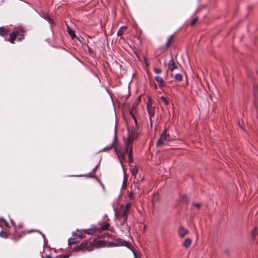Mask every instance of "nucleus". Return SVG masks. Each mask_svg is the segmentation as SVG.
Segmentation results:
<instances>
[{
	"label": "nucleus",
	"instance_id": "obj_6",
	"mask_svg": "<svg viewBox=\"0 0 258 258\" xmlns=\"http://www.w3.org/2000/svg\"><path fill=\"white\" fill-rule=\"evenodd\" d=\"M18 33L19 32L17 31H14L12 33H9V34H10V36L9 38V41L11 43H14Z\"/></svg>",
	"mask_w": 258,
	"mask_h": 258
},
{
	"label": "nucleus",
	"instance_id": "obj_14",
	"mask_svg": "<svg viewBox=\"0 0 258 258\" xmlns=\"http://www.w3.org/2000/svg\"><path fill=\"white\" fill-rule=\"evenodd\" d=\"M79 241V239H77V237L74 236L73 238H69L68 239V245L70 246L72 244L76 243Z\"/></svg>",
	"mask_w": 258,
	"mask_h": 258
},
{
	"label": "nucleus",
	"instance_id": "obj_12",
	"mask_svg": "<svg viewBox=\"0 0 258 258\" xmlns=\"http://www.w3.org/2000/svg\"><path fill=\"white\" fill-rule=\"evenodd\" d=\"M99 163L92 170V171L90 173V174H91L92 173H94L95 172L97 169L98 168V166H99ZM75 176H76V177H81V176H86L88 178H94V177L92 175H91V174L89 175H75Z\"/></svg>",
	"mask_w": 258,
	"mask_h": 258
},
{
	"label": "nucleus",
	"instance_id": "obj_54",
	"mask_svg": "<svg viewBox=\"0 0 258 258\" xmlns=\"http://www.w3.org/2000/svg\"><path fill=\"white\" fill-rule=\"evenodd\" d=\"M88 50L90 51V48L88 46Z\"/></svg>",
	"mask_w": 258,
	"mask_h": 258
},
{
	"label": "nucleus",
	"instance_id": "obj_4",
	"mask_svg": "<svg viewBox=\"0 0 258 258\" xmlns=\"http://www.w3.org/2000/svg\"><path fill=\"white\" fill-rule=\"evenodd\" d=\"M87 245H88V242L87 240H86L85 241L82 242L80 245H76L74 247L73 250L76 251H80V250L83 249V248L86 247Z\"/></svg>",
	"mask_w": 258,
	"mask_h": 258
},
{
	"label": "nucleus",
	"instance_id": "obj_53",
	"mask_svg": "<svg viewBox=\"0 0 258 258\" xmlns=\"http://www.w3.org/2000/svg\"><path fill=\"white\" fill-rule=\"evenodd\" d=\"M121 34H119V31L117 32V35H121Z\"/></svg>",
	"mask_w": 258,
	"mask_h": 258
},
{
	"label": "nucleus",
	"instance_id": "obj_61",
	"mask_svg": "<svg viewBox=\"0 0 258 258\" xmlns=\"http://www.w3.org/2000/svg\"><path fill=\"white\" fill-rule=\"evenodd\" d=\"M11 221L12 223L13 224V221L12 220Z\"/></svg>",
	"mask_w": 258,
	"mask_h": 258
},
{
	"label": "nucleus",
	"instance_id": "obj_59",
	"mask_svg": "<svg viewBox=\"0 0 258 258\" xmlns=\"http://www.w3.org/2000/svg\"><path fill=\"white\" fill-rule=\"evenodd\" d=\"M14 239L15 240L17 241H18V240H16V238H15V239Z\"/></svg>",
	"mask_w": 258,
	"mask_h": 258
},
{
	"label": "nucleus",
	"instance_id": "obj_47",
	"mask_svg": "<svg viewBox=\"0 0 258 258\" xmlns=\"http://www.w3.org/2000/svg\"><path fill=\"white\" fill-rule=\"evenodd\" d=\"M0 220L3 221V222H6V220L4 218H0Z\"/></svg>",
	"mask_w": 258,
	"mask_h": 258
},
{
	"label": "nucleus",
	"instance_id": "obj_19",
	"mask_svg": "<svg viewBox=\"0 0 258 258\" xmlns=\"http://www.w3.org/2000/svg\"><path fill=\"white\" fill-rule=\"evenodd\" d=\"M73 235L74 236L76 237H77V236H78V237H77V239H79V241L83 238V235H82V234L81 232H79L78 234V233H77L75 232H73Z\"/></svg>",
	"mask_w": 258,
	"mask_h": 258
},
{
	"label": "nucleus",
	"instance_id": "obj_24",
	"mask_svg": "<svg viewBox=\"0 0 258 258\" xmlns=\"http://www.w3.org/2000/svg\"><path fill=\"white\" fill-rule=\"evenodd\" d=\"M257 234V230H256V228H255L251 232V236L252 238L253 239H254V237Z\"/></svg>",
	"mask_w": 258,
	"mask_h": 258
},
{
	"label": "nucleus",
	"instance_id": "obj_23",
	"mask_svg": "<svg viewBox=\"0 0 258 258\" xmlns=\"http://www.w3.org/2000/svg\"><path fill=\"white\" fill-rule=\"evenodd\" d=\"M160 99L166 105H168L169 104L168 100L167 99V98L165 96H161L160 97Z\"/></svg>",
	"mask_w": 258,
	"mask_h": 258
},
{
	"label": "nucleus",
	"instance_id": "obj_36",
	"mask_svg": "<svg viewBox=\"0 0 258 258\" xmlns=\"http://www.w3.org/2000/svg\"><path fill=\"white\" fill-rule=\"evenodd\" d=\"M133 118L135 123V125H136V126L138 125L137 120L135 115H133Z\"/></svg>",
	"mask_w": 258,
	"mask_h": 258
},
{
	"label": "nucleus",
	"instance_id": "obj_11",
	"mask_svg": "<svg viewBox=\"0 0 258 258\" xmlns=\"http://www.w3.org/2000/svg\"><path fill=\"white\" fill-rule=\"evenodd\" d=\"M9 34V31L4 27H0V35L3 37L7 36Z\"/></svg>",
	"mask_w": 258,
	"mask_h": 258
},
{
	"label": "nucleus",
	"instance_id": "obj_25",
	"mask_svg": "<svg viewBox=\"0 0 258 258\" xmlns=\"http://www.w3.org/2000/svg\"><path fill=\"white\" fill-rule=\"evenodd\" d=\"M121 215L125 218V219L126 220L127 219V213L125 209H123L122 211L120 213Z\"/></svg>",
	"mask_w": 258,
	"mask_h": 258
},
{
	"label": "nucleus",
	"instance_id": "obj_7",
	"mask_svg": "<svg viewBox=\"0 0 258 258\" xmlns=\"http://www.w3.org/2000/svg\"><path fill=\"white\" fill-rule=\"evenodd\" d=\"M171 58L170 59V60H169V62L168 63V67H169V69L171 72H172L175 69H177V66L175 64V63L174 62L172 55H171Z\"/></svg>",
	"mask_w": 258,
	"mask_h": 258
},
{
	"label": "nucleus",
	"instance_id": "obj_37",
	"mask_svg": "<svg viewBox=\"0 0 258 258\" xmlns=\"http://www.w3.org/2000/svg\"><path fill=\"white\" fill-rule=\"evenodd\" d=\"M224 253L227 255H229V250L228 249H225L224 250Z\"/></svg>",
	"mask_w": 258,
	"mask_h": 258
},
{
	"label": "nucleus",
	"instance_id": "obj_58",
	"mask_svg": "<svg viewBox=\"0 0 258 258\" xmlns=\"http://www.w3.org/2000/svg\"><path fill=\"white\" fill-rule=\"evenodd\" d=\"M126 244H127L128 243L127 241H125Z\"/></svg>",
	"mask_w": 258,
	"mask_h": 258
},
{
	"label": "nucleus",
	"instance_id": "obj_16",
	"mask_svg": "<svg viewBox=\"0 0 258 258\" xmlns=\"http://www.w3.org/2000/svg\"><path fill=\"white\" fill-rule=\"evenodd\" d=\"M191 240L189 238H186L183 242L182 246L185 248H188L190 245Z\"/></svg>",
	"mask_w": 258,
	"mask_h": 258
},
{
	"label": "nucleus",
	"instance_id": "obj_49",
	"mask_svg": "<svg viewBox=\"0 0 258 258\" xmlns=\"http://www.w3.org/2000/svg\"><path fill=\"white\" fill-rule=\"evenodd\" d=\"M145 61L146 65L148 66L149 64H148V61H147V59H145Z\"/></svg>",
	"mask_w": 258,
	"mask_h": 258
},
{
	"label": "nucleus",
	"instance_id": "obj_41",
	"mask_svg": "<svg viewBox=\"0 0 258 258\" xmlns=\"http://www.w3.org/2000/svg\"><path fill=\"white\" fill-rule=\"evenodd\" d=\"M149 119H150V126L151 128H152V125H153L152 118L151 117H150Z\"/></svg>",
	"mask_w": 258,
	"mask_h": 258
},
{
	"label": "nucleus",
	"instance_id": "obj_52",
	"mask_svg": "<svg viewBox=\"0 0 258 258\" xmlns=\"http://www.w3.org/2000/svg\"><path fill=\"white\" fill-rule=\"evenodd\" d=\"M34 229H32V230H29L28 232L29 233L32 232H34Z\"/></svg>",
	"mask_w": 258,
	"mask_h": 258
},
{
	"label": "nucleus",
	"instance_id": "obj_30",
	"mask_svg": "<svg viewBox=\"0 0 258 258\" xmlns=\"http://www.w3.org/2000/svg\"><path fill=\"white\" fill-rule=\"evenodd\" d=\"M42 14L43 15V17L46 20V19H48V18H49V16L48 14L45 12H42Z\"/></svg>",
	"mask_w": 258,
	"mask_h": 258
},
{
	"label": "nucleus",
	"instance_id": "obj_28",
	"mask_svg": "<svg viewBox=\"0 0 258 258\" xmlns=\"http://www.w3.org/2000/svg\"><path fill=\"white\" fill-rule=\"evenodd\" d=\"M110 226L109 224L105 223L103 226H102L101 228L102 230H106L108 229L109 226Z\"/></svg>",
	"mask_w": 258,
	"mask_h": 258
},
{
	"label": "nucleus",
	"instance_id": "obj_2",
	"mask_svg": "<svg viewBox=\"0 0 258 258\" xmlns=\"http://www.w3.org/2000/svg\"><path fill=\"white\" fill-rule=\"evenodd\" d=\"M117 142V135H116V128L115 126V128H114L113 140V141H112L111 144L108 147H105L103 148L102 149L100 150L99 151V152H100L101 151L106 152L107 151L111 150V149L113 148V147H114V145L116 144Z\"/></svg>",
	"mask_w": 258,
	"mask_h": 258
},
{
	"label": "nucleus",
	"instance_id": "obj_3",
	"mask_svg": "<svg viewBox=\"0 0 258 258\" xmlns=\"http://www.w3.org/2000/svg\"><path fill=\"white\" fill-rule=\"evenodd\" d=\"M253 103L256 109H258V85L253 84Z\"/></svg>",
	"mask_w": 258,
	"mask_h": 258
},
{
	"label": "nucleus",
	"instance_id": "obj_13",
	"mask_svg": "<svg viewBox=\"0 0 258 258\" xmlns=\"http://www.w3.org/2000/svg\"><path fill=\"white\" fill-rule=\"evenodd\" d=\"M113 148L114 149V152L118 157V160L120 163L121 166H122V170H123V164L119 157V153L120 151L117 149V147L115 146V145H114V147H113Z\"/></svg>",
	"mask_w": 258,
	"mask_h": 258
},
{
	"label": "nucleus",
	"instance_id": "obj_10",
	"mask_svg": "<svg viewBox=\"0 0 258 258\" xmlns=\"http://www.w3.org/2000/svg\"><path fill=\"white\" fill-rule=\"evenodd\" d=\"M67 32L71 37L72 39H74L76 37L75 31L67 25Z\"/></svg>",
	"mask_w": 258,
	"mask_h": 258
},
{
	"label": "nucleus",
	"instance_id": "obj_46",
	"mask_svg": "<svg viewBox=\"0 0 258 258\" xmlns=\"http://www.w3.org/2000/svg\"><path fill=\"white\" fill-rule=\"evenodd\" d=\"M5 223V225L6 227H9V224L8 223V222L6 221V222H4Z\"/></svg>",
	"mask_w": 258,
	"mask_h": 258
},
{
	"label": "nucleus",
	"instance_id": "obj_17",
	"mask_svg": "<svg viewBox=\"0 0 258 258\" xmlns=\"http://www.w3.org/2000/svg\"><path fill=\"white\" fill-rule=\"evenodd\" d=\"M128 150V145L126 146L124 149V151L122 152H120L119 153V157L120 156L122 159H124L125 158V153L127 152Z\"/></svg>",
	"mask_w": 258,
	"mask_h": 258
},
{
	"label": "nucleus",
	"instance_id": "obj_56",
	"mask_svg": "<svg viewBox=\"0 0 258 258\" xmlns=\"http://www.w3.org/2000/svg\"><path fill=\"white\" fill-rule=\"evenodd\" d=\"M155 87L156 88H157V85H156V84H155Z\"/></svg>",
	"mask_w": 258,
	"mask_h": 258
},
{
	"label": "nucleus",
	"instance_id": "obj_45",
	"mask_svg": "<svg viewBox=\"0 0 258 258\" xmlns=\"http://www.w3.org/2000/svg\"><path fill=\"white\" fill-rule=\"evenodd\" d=\"M113 210H114V216H115V217H116L117 215V212H116V210L115 209H114Z\"/></svg>",
	"mask_w": 258,
	"mask_h": 258
},
{
	"label": "nucleus",
	"instance_id": "obj_55",
	"mask_svg": "<svg viewBox=\"0 0 258 258\" xmlns=\"http://www.w3.org/2000/svg\"><path fill=\"white\" fill-rule=\"evenodd\" d=\"M101 187H104V185H103V184L102 183H101Z\"/></svg>",
	"mask_w": 258,
	"mask_h": 258
},
{
	"label": "nucleus",
	"instance_id": "obj_39",
	"mask_svg": "<svg viewBox=\"0 0 258 258\" xmlns=\"http://www.w3.org/2000/svg\"><path fill=\"white\" fill-rule=\"evenodd\" d=\"M133 195V192L132 190H131L130 193L128 195V196L130 199H131L132 198Z\"/></svg>",
	"mask_w": 258,
	"mask_h": 258
},
{
	"label": "nucleus",
	"instance_id": "obj_15",
	"mask_svg": "<svg viewBox=\"0 0 258 258\" xmlns=\"http://www.w3.org/2000/svg\"><path fill=\"white\" fill-rule=\"evenodd\" d=\"M166 140V138H162L160 136V138L157 140L156 145L157 147H159L164 144V141Z\"/></svg>",
	"mask_w": 258,
	"mask_h": 258
},
{
	"label": "nucleus",
	"instance_id": "obj_20",
	"mask_svg": "<svg viewBox=\"0 0 258 258\" xmlns=\"http://www.w3.org/2000/svg\"><path fill=\"white\" fill-rule=\"evenodd\" d=\"M174 79L177 81H181L182 80V76L180 73H177L175 75Z\"/></svg>",
	"mask_w": 258,
	"mask_h": 258
},
{
	"label": "nucleus",
	"instance_id": "obj_31",
	"mask_svg": "<svg viewBox=\"0 0 258 258\" xmlns=\"http://www.w3.org/2000/svg\"><path fill=\"white\" fill-rule=\"evenodd\" d=\"M34 231H35V232H37L39 233L42 235V236L43 237V239H44V244H43V247H44V245H45V235H44L43 233H42V232H41L40 230H34Z\"/></svg>",
	"mask_w": 258,
	"mask_h": 258
},
{
	"label": "nucleus",
	"instance_id": "obj_9",
	"mask_svg": "<svg viewBox=\"0 0 258 258\" xmlns=\"http://www.w3.org/2000/svg\"><path fill=\"white\" fill-rule=\"evenodd\" d=\"M155 80L159 83V85L160 87H163L165 86V83L164 82L162 77L159 76H156L155 77Z\"/></svg>",
	"mask_w": 258,
	"mask_h": 258
},
{
	"label": "nucleus",
	"instance_id": "obj_5",
	"mask_svg": "<svg viewBox=\"0 0 258 258\" xmlns=\"http://www.w3.org/2000/svg\"><path fill=\"white\" fill-rule=\"evenodd\" d=\"M175 34L173 33L172 35H170V36H169L168 37V39H167V42L166 43H165V44L163 46H160L159 47V49L160 50H163V51H164L166 49H167L168 47H169V45L170 44V41L174 35V34Z\"/></svg>",
	"mask_w": 258,
	"mask_h": 258
},
{
	"label": "nucleus",
	"instance_id": "obj_34",
	"mask_svg": "<svg viewBox=\"0 0 258 258\" xmlns=\"http://www.w3.org/2000/svg\"><path fill=\"white\" fill-rule=\"evenodd\" d=\"M128 158H133V153H132V147L130 148L128 153Z\"/></svg>",
	"mask_w": 258,
	"mask_h": 258
},
{
	"label": "nucleus",
	"instance_id": "obj_18",
	"mask_svg": "<svg viewBox=\"0 0 258 258\" xmlns=\"http://www.w3.org/2000/svg\"><path fill=\"white\" fill-rule=\"evenodd\" d=\"M95 228H96V226H94L93 228L86 229L83 230V231H85L86 234H87L88 235H91L95 232Z\"/></svg>",
	"mask_w": 258,
	"mask_h": 258
},
{
	"label": "nucleus",
	"instance_id": "obj_29",
	"mask_svg": "<svg viewBox=\"0 0 258 258\" xmlns=\"http://www.w3.org/2000/svg\"><path fill=\"white\" fill-rule=\"evenodd\" d=\"M147 111L148 112L149 118L150 117L151 118V116H153L154 115V113L151 112V111L150 110V109L149 108L148 105H147Z\"/></svg>",
	"mask_w": 258,
	"mask_h": 258
},
{
	"label": "nucleus",
	"instance_id": "obj_38",
	"mask_svg": "<svg viewBox=\"0 0 258 258\" xmlns=\"http://www.w3.org/2000/svg\"><path fill=\"white\" fill-rule=\"evenodd\" d=\"M193 206L197 208H199L200 207V205L198 203H194L193 204Z\"/></svg>",
	"mask_w": 258,
	"mask_h": 258
},
{
	"label": "nucleus",
	"instance_id": "obj_33",
	"mask_svg": "<svg viewBox=\"0 0 258 258\" xmlns=\"http://www.w3.org/2000/svg\"><path fill=\"white\" fill-rule=\"evenodd\" d=\"M46 21H48V22L49 23V24L50 25L55 24V22L50 17L48 18V19H46Z\"/></svg>",
	"mask_w": 258,
	"mask_h": 258
},
{
	"label": "nucleus",
	"instance_id": "obj_48",
	"mask_svg": "<svg viewBox=\"0 0 258 258\" xmlns=\"http://www.w3.org/2000/svg\"><path fill=\"white\" fill-rule=\"evenodd\" d=\"M45 258H52L50 255H46Z\"/></svg>",
	"mask_w": 258,
	"mask_h": 258
},
{
	"label": "nucleus",
	"instance_id": "obj_27",
	"mask_svg": "<svg viewBox=\"0 0 258 258\" xmlns=\"http://www.w3.org/2000/svg\"><path fill=\"white\" fill-rule=\"evenodd\" d=\"M162 138H166L167 137V128H165L163 132H162L161 135Z\"/></svg>",
	"mask_w": 258,
	"mask_h": 258
},
{
	"label": "nucleus",
	"instance_id": "obj_42",
	"mask_svg": "<svg viewBox=\"0 0 258 258\" xmlns=\"http://www.w3.org/2000/svg\"><path fill=\"white\" fill-rule=\"evenodd\" d=\"M23 39H24V36H23V35L22 34L21 36H20V38H19L18 39V40L19 41H21V40H22Z\"/></svg>",
	"mask_w": 258,
	"mask_h": 258
},
{
	"label": "nucleus",
	"instance_id": "obj_1",
	"mask_svg": "<svg viewBox=\"0 0 258 258\" xmlns=\"http://www.w3.org/2000/svg\"><path fill=\"white\" fill-rule=\"evenodd\" d=\"M138 130V125L133 126L131 129H127L128 135L127 139L125 141V145H132L133 139L138 138V134L137 133Z\"/></svg>",
	"mask_w": 258,
	"mask_h": 258
},
{
	"label": "nucleus",
	"instance_id": "obj_26",
	"mask_svg": "<svg viewBox=\"0 0 258 258\" xmlns=\"http://www.w3.org/2000/svg\"><path fill=\"white\" fill-rule=\"evenodd\" d=\"M123 181H122V187H123L124 185L126 187V180L125 179L126 178V174H125V173L124 171V169L123 170Z\"/></svg>",
	"mask_w": 258,
	"mask_h": 258
},
{
	"label": "nucleus",
	"instance_id": "obj_57",
	"mask_svg": "<svg viewBox=\"0 0 258 258\" xmlns=\"http://www.w3.org/2000/svg\"><path fill=\"white\" fill-rule=\"evenodd\" d=\"M144 179V178H141V180L142 181Z\"/></svg>",
	"mask_w": 258,
	"mask_h": 258
},
{
	"label": "nucleus",
	"instance_id": "obj_22",
	"mask_svg": "<svg viewBox=\"0 0 258 258\" xmlns=\"http://www.w3.org/2000/svg\"><path fill=\"white\" fill-rule=\"evenodd\" d=\"M132 174L134 175H136L138 173V169L136 166L132 169L131 170Z\"/></svg>",
	"mask_w": 258,
	"mask_h": 258
},
{
	"label": "nucleus",
	"instance_id": "obj_44",
	"mask_svg": "<svg viewBox=\"0 0 258 258\" xmlns=\"http://www.w3.org/2000/svg\"><path fill=\"white\" fill-rule=\"evenodd\" d=\"M128 162L130 163L133 162V158H128Z\"/></svg>",
	"mask_w": 258,
	"mask_h": 258
},
{
	"label": "nucleus",
	"instance_id": "obj_8",
	"mask_svg": "<svg viewBox=\"0 0 258 258\" xmlns=\"http://www.w3.org/2000/svg\"><path fill=\"white\" fill-rule=\"evenodd\" d=\"M188 233V230L182 226H180L178 230V234L180 237H183Z\"/></svg>",
	"mask_w": 258,
	"mask_h": 258
},
{
	"label": "nucleus",
	"instance_id": "obj_51",
	"mask_svg": "<svg viewBox=\"0 0 258 258\" xmlns=\"http://www.w3.org/2000/svg\"><path fill=\"white\" fill-rule=\"evenodd\" d=\"M129 208V206H128V204H127L126 205V206H125V209H126V208Z\"/></svg>",
	"mask_w": 258,
	"mask_h": 258
},
{
	"label": "nucleus",
	"instance_id": "obj_21",
	"mask_svg": "<svg viewBox=\"0 0 258 258\" xmlns=\"http://www.w3.org/2000/svg\"><path fill=\"white\" fill-rule=\"evenodd\" d=\"M0 237L6 239L8 237V235L7 232L2 230L0 232Z\"/></svg>",
	"mask_w": 258,
	"mask_h": 258
},
{
	"label": "nucleus",
	"instance_id": "obj_40",
	"mask_svg": "<svg viewBox=\"0 0 258 258\" xmlns=\"http://www.w3.org/2000/svg\"><path fill=\"white\" fill-rule=\"evenodd\" d=\"M182 199L183 200H184L185 201H187L188 200V198H187V196H183L182 197Z\"/></svg>",
	"mask_w": 258,
	"mask_h": 258
},
{
	"label": "nucleus",
	"instance_id": "obj_43",
	"mask_svg": "<svg viewBox=\"0 0 258 258\" xmlns=\"http://www.w3.org/2000/svg\"><path fill=\"white\" fill-rule=\"evenodd\" d=\"M22 227H23V224H22V223H20V224H18V228L19 229L22 228Z\"/></svg>",
	"mask_w": 258,
	"mask_h": 258
},
{
	"label": "nucleus",
	"instance_id": "obj_60",
	"mask_svg": "<svg viewBox=\"0 0 258 258\" xmlns=\"http://www.w3.org/2000/svg\"><path fill=\"white\" fill-rule=\"evenodd\" d=\"M134 256H134V258H136V255H135V254H134Z\"/></svg>",
	"mask_w": 258,
	"mask_h": 258
},
{
	"label": "nucleus",
	"instance_id": "obj_32",
	"mask_svg": "<svg viewBox=\"0 0 258 258\" xmlns=\"http://www.w3.org/2000/svg\"><path fill=\"white\" fill-rule=\"evenodd\" d=\"M153 71L156 74H160L162 72V70L160 68H154Z\"/></svg>",
	"mask_w": 258,
	"mask_h": 258
},
{
	"label": "nucleus",
	"instance_id": "obj_35",
	"mask_svg": "<svg viewBox=\"0 0 258 258\" xmlns=\"http://www.w3.org/2000/svg\"><path fill=\"white\" fill-rule=\"evenodd\" d=\"M198 19L197 18H194L191 22L190 23V25L191 26H194L195 23H196V22L197 21Z\"/></svg>",
	"mask_w": 258,
	"mask_h": 258
},
{
	"label": "nucleus",
	"instance_id": "obj_50",
	"mask_svg": "<svg viewBox=\"0 0 258 258\" xmlns=\"http://www.w3.org/2000/svg\"><path fill=\"white\" fill-rule=\"evenodd\" d=\"M130 114L131 115V116H132V117H133V115H134V113L132 112V111H130Z\"/></svg>",
	"mask_w": 258,
	"mask_h": 258
}]
</instances>
